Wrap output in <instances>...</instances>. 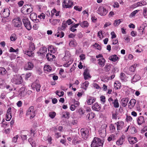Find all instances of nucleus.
Listing matches in <instances>:
<instances>
[{
	"label": "nucleus",
	"instance_id": "603ef678",
	"mask_svg": "<svg viewBox=\"0 0 147 147\" xmlns=\"http://www.w3.org/2000/svg\"><path fill=\"white\" fill-rule=\"evenodd\" d=\"M18 137V135H17L14 137L12 139V141L14 142H16L17 141Z\"/></svg>",
	"mask_w": 147,
	"mask_h": 147
},
{
	"label": "nucleus",
	"instance_id": "338daca9",
	"mask_svg": "<svg viewBox=\"0 0 147 147\" xmlns=\"http://www.w3.org/2000/svg\"><path fill=\"white\" fill-rule=\"evenodd\" d=\"M57 12L56 10L55 9H53L51 11V16H53V15H54V13H55Z\"/></svg>",
	"mask_w": 147,
	"mask_h": 147
},
{
	"label": "nucleus",
	"instance_id": "49530a36",
	"mask_svg": "<svg viewBox=\"0 0 147 147\" xmlns=\"http://www.w3.org/2000/svg\"><path fill=\"white\" fill-rule=\"evenodd\" d=\"M143 15L144 17L147 16V8L146 7L144 8Z\"/></svg>",
	"mask_w": 147,
	"mask_h": 147
},
{
	"label": "nucleus",
	"instance_id": "9d476101",
	"mask_svg": "<svg viewBox=\"0 0 147 147\" xmlns=\"http://www.w3.org/2000/svg\"><path fill=\"white\" fill-rule=\"evenodd\" d=\"M100 136L102 137H104L106 134V129L105 127L101 128L98 131Z\"/></svg>",
	"mask_w": 147,
	"mask_h": 147
},
{
	"label": "nucleus",
	"instance_id": "2eb2a0df",
	"mask_svg": "<svg viewBox=\"0 0 147 147\" xmlns=\"http://www.w3.org/2000/svg\"><path fill=\"white\" fill-rule=\"evenodd\" d=\"M128 141L131 144H134L138 141L136 137H129L128 138Z\"/></svg>",
	"mask_w": 147,
	"mask_h": 147
},
{
	"label": "nucleus",
	"instance_id": "680f3d73",
	"mask_svg": "<svg viewBox=\"0 0 147 147\" xmlns=\"http://www.w3.org/2000/svg\"><path fill=\"white\" fill-rule=\"evenodd\" d=\"M100 98L101 101L102 102H103L104 103L105 102V96H100Z\"/></svg>",
	"mask_w": 147,
	"mask_h": 147
},
{
	"label": "nucleus",
	"instance_id": "4d7b16f0",
	"mask_svg": "<svg viewBox=\"0 0 147 147\" xmlns=\"http://www.w3.org/2000/svg\"><path fill=\"white\" fill-rule=\"evenodd\" d=\"M95 116V115L94 114L92 113H90V120L91 119L93 118Z\"/></svg>",
	"mask_w": 147,
	"mask_h": 147
},
{
	"label": "nucleus",
	"instance_id": "f3484780",
	"mask_svg": "<svg viewBox=\"0 0 147 147\" xmlns=\"http://www.w3.org/2000/svg\"><path fill=\"white\" fill-rule=\"evenodd\" d=\"M136 100L134 99H131L128 103V107L130 109H132L134 106Z\"/></svg>",
	"mask_w": 147,
	"mask_h": 147
},
{
	"label": "nucleus",
	"instance_id": "9b49d317",
	"mask_svg": "<svg viewBox=\"0 0 147 147\" xmlns=\"http://www.w3.org/2000/svg\"><path fill=\"white\" fill-rule=\"evenodd\" d=\"M83 75L84 78L85 80L88 79L89 78H91V76H90L88 69H86L84 72Z\"/></svg>",
	"mask_w": 147,
	"mask_h": 147
},
{
	"label": "nucleus",
	"instance_id": "0e129e2a",
	"mask_svg": "<svg viewBox=\"0 0 147 147\" xmlns=\"http://www.w3.org/2000/svg\"><path fill=\"white\" fill-rule=\"evenodd\" d=\"M66 24H67L68 25H69L72 24L73 22H72L71 20V19H69L66 21Z\"/></svg>",
	"mask_w": 147,
	"mask_h": 147
},
{
	"label": "nucleus",
	"instance_id": "0eeeda50",
	"mask_svg": "<svg viewBox=\"0 0 147 147\" xmlns=\"http://www.w3.org/2000/svg\"><path fill=\"white\" fill-rule=\"evenodd\" d=\"M13 23L15 26L17 27H20L22 24L21 20L18 17L14 19Z\"/></svg>",
	"mask_w": 147,
	"mask_h": 147
},
{
	"label": "nucleus",
	"instance_id": "ea45409f",
	"mask_svg": "<svg viewBox=\"0 0 147 147\" xmlns=\"http://www.w3.org/2000/svg\"><path fill=\"white\" fill-rule=\"evenodd\" d=\"M112 103L114 104V107L115 108H118L119 107V104L118 100L117 99L114 100V102Z\"/></svg>",
	"mask_w": 147,
	"mask_h": 147
},
{
	"label": "nucleus",
	"instance_id": "dca6fc26",
	"mask_svg": "<svg viewBox=\"0 0 147 147\" xmlns=\"http://www.w3.org/2000/svg\"><path fill=\"white\" fill-rule=\"evenodd\" d=\"M47 51V48L45 47H43L40 48L39 51L38 52V53L41 55H43Z\"/></svg>",
	"mask_w": 147,
	"mask_h": 147
},
{
	"label": "nucleus",
	"instance_id": "de8ad7c7",
	"mask_svg": "<svg viewBox=\"0 0 147 147\" xmlns=\"http://www.w3.org/2000/svg\"><path fill=\"white\" fill-rule=\"evenodd\" d=\"M132 118L130 116L127 115L126 117V120L127 122H130L132 121Z\"/></svg>",
	"mask_w": 147,
	"mask_h": 147
},
{
	"label": "nucleus",
	"instance_id": "13d9d810",
	"mask_svg": "<svg viewBox=\"0 0 147 147\" xmlns=\"http://www.w3.org/2000/svg\"><path fill=\"white\" fill-rule=\"evenodd\" d=\"M93 86L96 89H98L100 88V86L99 85L95 83L93 84Z\"/></svg>",
	"mask_w": 147,
	"mask_h": 147
},
{
	"label": "nucleus",
	"instance_id": "72a5a7b5",
	"mask_svg": "<svg viewBox=\"0 0 147 147\" xmlns=\"http://www.w3.org/2000/svg\"><path fill=\"white\" fill-rule=\"evenodd\" d=\"M17 38L16 35L15 34H12L10 37V39L12 41H15Z\"/></svg>",
	"mask_w": 147,
	"mask_h": 147
},
{
	"label": "nucleus",
	"instance_id": "37998d69",
	"mask_svg": "<svg viewBox=\"0 0 147 147\" xmlns=\"http://www.w3.org/2000/svg\"><path fill=\"white\" fill-rule=\"evenodd\" d=\"M56 115V113L55 112H52L49 113V117L53 119V118Z\"/></svg>",
	"mask_w": 147,
	"mask_h": 147
},
{
	"label": "nucleus",
	"instance_id": "aec40b11",
	"mask_svg": "<svg viewBox=\"0 0 147 147\" xmlns=\"http://www.w3.org/2000/svg\"><path fill=\"white\" fill-rule=\"evenodd\" d=\"M129 100V98H127L122 99L121 100L122 105L124 107H125L127 105Z\"/></svg>",
	"mask_w": 147,
	"mask_h": 147
},
{
	"label": "nucleus",
	"instance_id": "7ed1b4c3",
	"mask_svg": "<svg viewBox=\"0 0 147 147\" xmlns=\"http://www.w3.org/2000/svg\"><path fill=\"white\" fill-rule=\"evenodd\" d=\"M22 22L24 26L28 30H30L31 29L30 23L27 17H24L22 19Z\"/></svg>",
	"mask_w": 147,
	"mask_h": 147
},
{
	"label": "nucleus",
	"instance_id": "423d86ee",
	"mask_svg": "<svg viewBox=\"0 0 147 147\" xmlns=\"http://www.w3.org/2000/svg\"><path fill=\"white\" fill-rule=\"evenodd\" d=\"M107 11L106 9L102 6L100 7L97 10V13L101 16L105 15Z\"/></svg>",
	"mask_w": 147,
	"mask_h": 147
},
{
	"label": "nucleus",
	"instance_id": "f704fd0d",
	"mask_svg": "<svg viewBox=\"0 0 147 147\" xmlns=\"http://www.w3.org/2000/svg\"><path fill=\"white\" fill-rule=\"evenodd\" d=\"M129 130H130L131 133L132 134H134L137 132L135 127L133 126L130 127Z\"/></svg>",
	"mask_w": 147,
	"mask_h": 147
},
{
	"label": "nucleus",
	"instance_id": "4468645a",
	"mask_svg": "<svg viewBox=\"0 0 147 147\" xmlns=\"http://www.w3.org/2000/svg\"><path fill=\"white\" fill-rule=\"evenodd\" d=\"M2 14L3 18H7L8 17L10 14L9 9L7 8L4 9Z\"/></svg>",
	"mask_w": 147,
	"mask_h": 147
},
{
	"label": "nucleus",
	"instance_id": "c03bdc74",
	"mask_svg": "<svg viewBox=\"0 0 147 147\" xmlns=\"http://www.w3.org/2000/svg\"><path fill=\"white\" fill-rule=\"evenodd\" d=\"M139 11V10H137L134 11L132 12L130 15V17H132L134 16H135V14Z\"/></svg>",
	"mask_w": 147,
	"mask_h": 147
},
{
	"label": "nucleus",
	"instance_id": "2f4dec72",
	"mask_svg": "<svg viewBox=\"0 0 147 147\" xmlns=\"http://www.w3.org/2000/svg\"><path fill=\"white\" fill-rule=\"evenodd\" d=\"M24 53L29 57H33L34 55V53L32 51L30 50L26 51H25Z\"/></svg>",
	"mask_w": 147,
	"mask_h": 147
},
{
	"label": "nucleus",
	"instance_id": "6e6d98bb",
	"mask_svg": "<svg viewBox=\"0 0 147 147\" xmlns=\"http://www.w3.org/2000/svg\"><path fill=\"white\" fill-rule=\"evenodd\" d=\"M18 49H16V50L13 49L12 47H11L10 49L9 50V51L10 52H16L18 51Z\"/></svg>",
	"mask_w": 147,
	"mask_h": 147
},
{
	"label": "nucleus",
	"instance_id": "473e14b6",
	"mask_svg": "<svg viewBox=\"0 0 147 147\" xmlns=\"http://www.w3.org/2000/svg\"><path fill=\"white\" fill-rule=\"evenodd\" d=\"M123 21L122 19H119L118 20H115L113 23L114 25L115 26H117L120 23Z\"/></svg>",
	"mask_w": 147,
	"mask_h": 147
},
{
	"label": "nucleus",
	"instance_id": "cd10ccee",
	"mask_svg": "<svg viewBox=\"0 0 147 147\" xmlns=\"http://www.w3.org/2000/svg\"><path fill=\"white\" fill-rule=\"evenodd\" d=\"M32 86L35 88L36 91H39L40 90V85L38 84L34 83L32 85Z\"/></svg>",
	"mask_w": 147,
	"mask_h": 147
},
{
	"label": "nucleus",
	"instance_id": "39448f33",
	"mask_svg": "<svg viewBox=\"0 0 147 147\" xmlns=\"http://www.w3.org/2000/svg\"><path fill=\"white\" fill-rule=\"evenodd\" d=\"M34 107L33 106L30 107L26 112V115H30V119H32L35 116V113L34 110Z\"/></svg>",
	"mask_w": 147,
	"mask_h": 147
},
{
	"label": "nucleus",
	"instance_id": "79ce46f5",
	"mask_svg": "<svg viewBox=\"0 0 147 147\" xmlns=\"http://www.w3.org/2000/svg\"><path fill=\"white\" fill-rule=\"evenodd\" d=\"M89 82H88L87 81H86L85 82L83 83V88H84V89L86 90L87 89V88L88 87V84H89Z\"/></svg>",
	"mask_w": 147,
	"mask_h": 147
},
{
	"label": "nucleus",
	"instance_id": "c85d7f7f",
	"mask_svg": "<svg viewBox=\"0 0 147 147\" xmlns=\"http://www.w3.org/2000/svg\"><path fill=\"white\" fill-rule=\"evenodd\" d=\"M80 26L83 28H87L88 26V23L86 21H85L80 24Z\"/></svg>",
	"mask_w": 147,
	"mask_h": 147
},
{
	"label": "nucleus",
	"instance_id": "69168bd1",
	"mask_svg": "<svg viewBox=\"0 0 147 147\" xmlns=\"http://www.w3.org/2000/svg\"><path fill=\"white\" fill-rule=\"evenodd\" d=\"M110 129L111 130H112V131H114L115 129V127L114 125L112 124H111L110 126Z\"/></svg>",
	"mask_w": 147,
	"mask_h": 147
},
{
	"label": "nucleus",
	"instance_id": "a19ab883",
	"mask_svg": "<svg viewBox=\"0 0 147 147\" xmlns=\"http://www.w3.org/2000/svg\"><path fill=\"white\" fill-rule=\"evenodd\" d=\"M60 21V20L59 19H54L52 21L50 20V22L53 25L56 24L57 23H59Z\"/></svg>",
	"mask_w": 147,
	"mask_h": 147
},
{
	"label": "nucleus",
	"instance_id": "5701e85b",
	"mask_svg": "<svg viewBox=\"0 0 147 147\" xmlns=\"http://www.w3.org/2000/svg\"><path fill=\"white\" fill-rule=\"evenodd\" d=\"M46 57L48 61H51L55 58V56L52 54L48 53L46 55Z\"/></svg>",
	"mask_w": 147,
	"mask_h": 147
},
{
	"label": "nucleus",
	"instance_id": "052dcab7",
	"mask_svg": "<svg viewBox=\"0 0 147 147\" xmlns=\"http://www.w3.org/2000/svg\"><path fill=\"white\" fill-rule=\"evenodd\" d=\"M120 84H119L117 85L116 84V83H115L114 85L115 88H116V89H120L121 87V86L120 85Z\"/></svg>",
	"mask_w": 147,
	"mask_h": 147
},
{
	"label": "nucleus",
	"instance_id": "09e8293b",
	"mask_svg": "<svg viewBox=\"0 0 147 147\" xmlns=\"http://www.w3.org/2000/svg\"><path fill=\"white\" fill-rule=\"evenodd\" d=\"M69 113L68 112H66L65 114L63 115L62 117L65 118H68L69 117Z\"/></svg>",
	"mask_w": 147,
	"mask_h": 147
},
{
	"label": "nucleus",
	"instance_id": "412c9836",
	"mask_svg": "<svg viewBox=\"0 0 147 147\" xmlns=\"http://www.w3.org/2000/svg\"><path fill=\"white\" fill-rule=\"evenodd\" d=\"M92 109L94 111H99L100 109V107L97 103H95L92 107Z\"/></svg>",
	"mask_w": 147,
	"mask_h": 147
},
{
	"label": "nucleus",
	"instance_id": "ddd939ff",
	"mask_svg": "<svg viewBox=\"0 0 147 147\" xmlns=\"http://www.w3.org/2000/svg\"><path fill=\"white\" fill-rule=\"evenodd\" d=\"M33 64L31 62H28L25 67L24 69L26 70H30L33 68Z\"/></svg>",
	"mask_w": 147,
	"mask_h": 147
},
{
	"label": "nucleus",
	"instance_id": "5fc2aeb1",
	"mask_svg": "<svg viewBox=\"0 0 147 147\" xmlns=\"http://www.w3.org/2000/svg\"><path fill=\"white\" fill-rule=\"evenodd\" d=\"M125 77V74L123 73H121L120 74V78L121 80H124Z\"/></svg>",
	"mask_w": 147,
	"mask_h": 147
},
{
	"label": "nucleus",
	"instance_id": "f257e3e1",
	"mask_svg": "<svg viewBox=\"0 0 147 147\" xmlns=\"http://www.w3.org/2000/svg\"><path fill=\"white\" fill-rule=\"evenodd\" d=\"M103 145V142L101 140L97 137H94L91 145V147H99L100 146H102Z\"/></svg>",
	"mask_w": 147,
	"mask_h": 147
},
{
	"label": "nucleus",
	"instance_id": "20e7f679",
	"mask_svg": "<svg viewBox=\"0 0 147 147\" xmlns=\"http://www.w3.org/2000/svg\"><path fill=\"white\" fill-rule=\"evenodd\" d=\"M82 136L84 139H87L89 135L88 129L86 128H82L80 130Z\"/></svg>",
	"mask_w": 147,
	"mask_h": 147
},
{
	"label": "nucleus",
	"instance_id": "6e6552de",
	"mask_svg": "<svg viewBox=\"0 0 147 147\" xmlns=\"http://www.w3.org/2000/svg\"><path fill=\"white\" fill-rule=\"evenodd\" d=\"M73 3V2L70 0L68 1L67 2L64 1L62 3L63 7L64 8H69L71 7Z\"/></svg>",
	"mask_w": 147,
	"mask_h": 147
},
{
	"label": "nucleus",
	"instance_id": "1a4fd4ad",
	"mask_svg": "<svg viewBox=\"0 0 147 147\" xmlns=\"http://www.w3.org/2000/svg\"><path fill=\"white\" fill-rule=\"evenodd\" d=\"M125 137L122 135L116 142V144L118 146L122 145L125 140Z\"/></svg>",
	"mask_w": 147,
	"mask_h": 147
},
{
	"label": "nucleus",
	"instance_id": "4be33fe9",
	"mask_svg": "<svg viewBox=\"0 0 147 147\" xmlns=\"http://www.w3.org/2000/svg\"><path fill=\"white\" fill-rule=\"evenodd\" d=\"M138 123V125H140L144 123L145 122L144 117L143 116H140L138 118L137 120Z\"/></svg>",
	"mask_w": 147,
	"mask_h": 147
},
{
	"label": "nucleus",
	"instance_id": "7c9ffc66",
	"mask_svg": "<svg viewBox=\"0 0 147 147\" xmlns=\"http://www.w3.org/2000/svg\"><path fill=\"white\" fill-rule=\"evenodd\" d=\"M29 46V50L33 52L35 49V47L33 43L32 42L30 43Z\"/></svg>",
	"mask_w": 147,
	"mask_h": 147
},
{
	"label": "nucleus",
	"instance_id": "864d4df0",
	"mask_svg": "<svg viewBox=\"0 0 147 147\" xmlns=\"http://www.w3.org/2000/svg\"><path fill=\"white\" fill-rule=\"evenodd\" d=\"M12 117L11 115L8 114L6 115V120L7 121H9L11 119Z\"/></svg>",
	"mask_w": 147,
	"mask_h": 147
},
{
	"label": "nucleus",
	"instance_id": "8fccbe9b",
	"mask_svg": "<svg viewBox=\"0 0 147 147\" xmlns=\"http://www.w3.org/2000/svg\"><path fill=\"white\" fill-rule=\"evenodd\" d=\"M75 40H71L70 41L69 43V45L71 46V47H74L76 46L75 45Z\"/></svg>",
	"mask_w": 147,
	"mask_h": 147
},
{
	"label": "nucleus",
	"instance_id": "393cba45",
	"mask_svg": "<svg viewBox=\"0 0 147 147\" xmlns=\"http://www.w3.org/2000/svg\"><path fill=\"white\" fill-rule=\"evenodd\" d=\"M67 26V24L64 22H63L61 27L58 28V30H64L65 29L66 27Z\"/></svg>",
	"mask_w": 147,
	"mask_h": 147
},
{
	"label": "nucleus",
	"instance_id": "f8f14e48",
	"mask_svg": "<svg viewBox=\"0 0 147 147\" xmlns=\"http://www.w3.org/2000/svg\"><path fill=\"white\" fill-rule=\"evenodd\" d=\"M96 100L95 98L91 96H89L88 97V99L87 100V103L88 105H91L95 102Z\"/></svg>",
	"mask_w": 147,
	"mask_h": 147
},
{
	"label": "nucleus",
	"instance_id": "a18cd8bd",
	"mask_svg": "<svg viewBox=\"0 0 147 147\" xmlns=\"http://www.w3.org/2000/svg\"><path fill=\"white\" fill-rule=\"evenodd\" d=\"M38 17L39 18L41 19L42 18L44 20L45 17V15L43 13H42L40 15L38 16Z\"/></svg>",
	"mask_w": 147,
	"mask_h": 147
},
{
	"label": "nucleus",
	"instance_id": "58836bf2",
	"mask_svg": "<svg viewBox=\"0 0 147 147\" xmlns=\"http://www.w3.org/2000/svg\"><path fill=\"white\" fill-rule=\"evenodd\" d=\"M28 5H24L22 8V12L24 13H26V9L28 8Z\"/></svg>",
	"mask_w": 147,
	"mask_h": 147
},
{
	"label": "nucleus",
	"instance_id": "e2e57ef3",
	"mask_svg": "<svg viewBox=\"0 0 147 147\" xmlns=\"http://www.w3.org/2000/svg\"><path fill=\"white\" fill-rule=\"evenodd\" d=\"M117 113H113L112 114V118L116 119H117Z\"/></svg>",
	"mask_w": 147,
	"mask_h": 147
},
{
	"label": "nucleus",
	"instance_id": "a878e982",
	"mask_svg": "<svg viewBox=\"0 0 147 147\" xmlns=\"http://www.w3.org/2000/svg\"><path fill=\"white\" fill-rule=\"evenodd\" d=\"M118 57L116 55L111 56L109 57V59L112 61H116L118 59Z\"/></svg>",
	"mask_w": 147,
	"mask_h": 147
},
{
	"label": "nucleus",
	"instance_id": "c756f323",
	"mask_svg": "<svg viewBox=\"0 0 147 147\" xmlns=\"http://www.w3.org/2000/svg\"><path fill=\"white\" fill-rule=\"evenodd\" d=\"M7 72L6 70L4 67H0V75H4L6 74Z\"/></svg>",
	"mask_w": 147,
	"mask_h": 147
},
{
	"label": "nucleus",
	"instance_id": "4c0bfd02",
	"mask_svg": "<svg viewBox=\"0 0 147 147\" xmlns=\"http://www.w3.org/2000/svg\"><path fill=\"white\" fill-rule=\"evenodd\" d=\"M24 89V88H22L20 89L19 95L21 97H24V96L25 92L24 90H22Z\"/></svg>",
	"mask_w": 147,
	"mask_h": 147
},
{
	"label": "nucleus",
	"instance_id": "bf43d9fd",
	"mask_svg": "<svg viewBox=\"0 0 147 147\" xmlns=\"http://www.w3.org/2000/svg\"><path fill=\"white\" fill-rule=\"evenodd\" d=\"M129 70L130 71L132 72H134L135 71V68L132 65L129 68Z\"/></svg>",
	"mask_w": 147,
	"mask_h": 147
},
{
	"label": "nucleus",
	"instance_id": "e433bc0d",
	"mask_svg": "<svg viewBox=\"0 0 147 147\" xmlns=\"http://www.w3.org/2000/svg\"><path fill=\"white\" fill-rule=\"evenodd\" d=\"M44 69L45 71H51V68L50 66L48 65H46L44 66Z\"/></svg>",
	"mask_w": 147,
	"mask_h": 147
},
{
	"label": "nucleus",
	"instance_id": "f03ea898",
	"mask_svg": "<svg viewBox=\"0 0 147 147\" xmlns=\"http://www.w3.org/2000/svg\"><path fill=\"white\" fill-rule=\"evenodd\" d=\"M22 77L20 75H16L13 77L11 80V82L16 84H20L23 82Z\"/></svg>",
	"mask_w": 147,
	"mask_h": 147
},
{
	"label": "nucleus",
	"instance_id": "c9c22d12",
	"mask_svg": "<svg viewBox=\"0 0 147 147\" xmlns=\"http://www.w3.org/2000/svg\"><path fill=\"white\" fill-rule=\"evenodd\" d=\"M111 66V65L109 64H106L105 67V70L106 72H108L110 70Z\"/></svg>",
	"mask_w": 147,
	"mask_h": 147
},
{
	"label": "nucleus",
	"instance_id": "a211bd4d",
	"mask_svg": "<svg viewBox=\"0 0 147 147\" xmlns=\"http://www.w3.org/2000/svg\"><path fill=\"white\" fill-rule=\"evenodd\" d=\"M124 123V122L122 121H118L117 123L116 124L118 130H120L123 127Z\"/></svg>",
	"mask_w": 147,
	"mask_h": 147
},
{
	"label": "nucleus",
	"instance_id": "bb28decb",
	"mask_svg": "<svg viewBox=\"0 0 147 147\" xmlns=\"http://www.w3.org/2000/svg\"><path fill=\"white\" fill-rule=\"evenodd\" d=\"M140 79V77L138 75H135L132 80L133 82H136L139 80Z\"/></svg>",
	"mask_w": 147,
	"mask_h": 147
},
{
	"label": "nucleus",
	"instance_id": "6ab92c4d",
	"mask_svg": "<svg viewBox=\"0 0 147 147\" xmlns=\"http://www.w3.org/2000/svg\"><path fill=\"white\" fill-rule=\"evenodd\" d=\"M98 63L101 67H103L105 64V60L104 58L99 59L98 60Z\"/></svg>",
	"mask_w": 147,
	"mask_h": 147
},
{
	"label": "nucleus",
	"instance_id": "b1692460",
	"mask_svg": "<svg viewBox=\"0 0 147 147\" xmlns=\"http://www.w3.org/2000/svg\"><path fill=\"white\" fill-rule=\"evenodd\" d=\"M30 18L32 21H36L37 18V14L35 13H32L30 15Z\"/></svg>",
	"mask_w": 147,
	"mask_h": 147
},
{
	"label": "nucleus",
	"instance_id": "774afa93",
	"mask_svg": "<svg viewBox=\"0 0 147 147\" xmlns=\"http://www.w3.org/2000/svg\"><path fill=\"white\" fill-rule=\"evenodd\" d=\"M31 74L30 73H28L26 74L25 77V79L26 80H27L28 79L30 76Z\"/></svg>",
	"mask_w": 147,
	"mask_h": 147
},
{
	"label": "nucleus",
	"instance_id": "3c124183",
	"mask_svg": "<svg viewBox=\"0 0 147 147\" xmlns=\"http://www.w3.org/2000/svg\"><path fill=\"white\" fill-rule=\"evenodd\" d=\"M33 11V9L32 8H28L26 9V13H27L28 14L30 13Z\"/></svg>",
	"mask_w": 147,
	"mask_h": 147
}]
</instances>
